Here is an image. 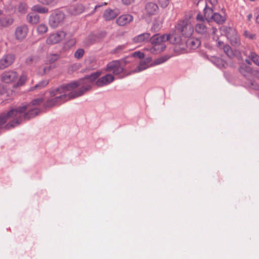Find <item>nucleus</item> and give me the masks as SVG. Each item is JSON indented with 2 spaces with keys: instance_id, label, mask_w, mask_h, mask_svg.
Here are the masks:
<instances>
[{
  "instance_id": "f257e3e1",
  "label": "nucleus",
  "mask_w": 259,
  "mask_h": 259,
  "mask_svg": "<svg viewBox=\"0 0 259 259\" xmlns=\"http://www.w3.org/2000/svg\"><path fill=\"white\" fill-rule=\"evenodd\" d=\"M40 111L38 108L31 104H24L18 109H12L6 113H3L0 115V129L9 119L12 120L5 125L8 130L20 124L23 118L28 120L35 117Z\"/></svg>"
},
{
  "instance_id": "f03ea898",
  "label": "nucleus",
  "mask_w": 259,
  "mask_h": 259,
  "mask_svg": "<svg viewBox=\"0 0 259 259\" xmlns=\"http://www.w3.org/2000/svg\"><path fill=\"white\" fill-rule=\"evenodd\" d=\"M75 95L74 90L72 88H69L68 84L61 85L56 90L50 91V96L53 98L45 103V106L51 107L60 105L70 99L77 98V97H74Z\"/></svg>"
},
{
  "instance_id": "7ed1b4c3",
  "label": "nucleus",
  "mask_w": 259,
  "mask_h": 259,
  "mask_svg": "<svg viewBox=\"0 0 259 259\" xmlns=\"http://www.w3.org/2000/svg\"><path fill=\"white\" fill-rule=\"evenodd\" d=\"M169 41L170 43L175 45H180L182 40L180 37H176V33L159 35L155 34L150 38V42L152 47L149 49L150 53L152 54H158L164 51L166 48L164 42Z\"/></svg>"
},
{
  "instance_id": "20e7f679",
  "label": "nucleus",
  "mask_w": 259,
  "mask_h": 259,
  "mask_svg": "<svg viewBox=\"0 0 259 259\" xmlns=\"http://www.w3.org/2000/svg\"><path fill=\"white\" fill-rule=\"evenodd\" d=\"M101 72L97 71L86 76L83 78L68 83V87L72 88L75 93L74 97H80L89 91L92 88L93 82L101 75Z\"/></svg>"
},
{
  "instance_id": "39448f33",
  "label": "nucleus",
  "mask_w": 259,
  "mask_h": 259,
  "mask_svg": "<svg viewBox=\"0 0 259 259\" xmlns=\"http://www.w3.org/2000/svg\"><path fill=\"white\" fill-rule=\"evenodd\" d=\"M194 27L190 23L189 20L186 18L185 19L179 20L175 25V30L171 33H176V37H180L182 38V36L185 37H190L193 33ZM182 43L180 46H183L181 48L182 50H185V41L183 40Z\"/></svg>"
},
{
  "instance_id": "423d86ee",
  "label": "nucleus",
  "mask_w": 259,
  "mask_h": 259,
  "mask_svg": "<svg viewBox=\"0 0 259 259\" xmlns=\"http://www.w3.org/2000/svg\"><path fill=\"white\" fill-rule=\"evenodd\" d=\"M65 15L60 10H55L49 17V25L53 28H57L63 23Z\"/></svg>"
},
{
  "instance_id": "0eeeda50",
  "label": "nucleus",
  "mask_w": 259,
  "mask_h": 259,
  "mask_svg": "<svg viewBox=\"0 0 259 259\" xmlns=\"http://www.w3.org/2000/svg\"><path fill=\"white\" fill-rule=\"evenodd\" d=\"M227 38L231 44L234 47H238L241 44V41L236 31L233 28L226 27L225 30Z\"/></svg>"
},
{
  "instance_id": "6e6552de",
  "label": "nucleus",
  "mask_w": 259,
  "mask_h": 259,
  "mask_svg": "<svg viewBox=\"0 0 259 259\" xmlns=\"http://www.w3.org/2000/svg\"><path fill=\"white\" fill-rule=\"evenodd\" d=\"M66 36L64 31L59 30L55 33L50 34L47 38L46 42L48 45H53L60 42Z\"/></svg>"
},
{
  "instance_id": "1a4fd4ad",
  "label": "nucleus",
  "mask_w": 259,
  "mask_h": 259,
  "mask_svg": "<svg viewBox=\"0 0 259 259\" xmlns=\"http://www.w3.org/2000/svg\"><path fill=\"white\" fill-rule=\"evenodd\" d=\"M18 79L17 72L13 70L5 71L1 75V80L5 83H12Z\"/></svg>"
},
{
  "instance_id": "9d476101",
  "label": "nucleus",
  "mask_w": 259,
  "mask_h": 259,
  "mask_svg": "<svg viewBox=\"0 0 259 259\" xmlns=\"http://www.w3.org/2000/svg\"><path fill=\"white\" fill-rule=\"evenodd\" d=\"M106 71L112 72L114 75H118L123 72V68L119 60H114L107 64Z\"/></svg>"
},
{
  "instance_id": "9b49d317",
  "label": "nucleus",
  "mask_w": 259,
  "mask_h": 259,
  "mask_svg": "<svg viewBox=\"0 0 259 259\" xmlns=\"http://www.w3.org/2000/svg\"><path fill=\"white\" fill-rule=\"evenodd\" d=\"M28 27L26 25H21L17 26L15 30V37L16 39L21 41L27 36L28 32Z\"/></svg>"
},
{
  "instance_id": "f8f14e48",
  "label": "nucleus",
  "mask_w": 259,
  "mask_h": 259,
  "mask_svg": "<svg viewBox=\"0 0 259 259\" xmlns=\"http://www.w3.org/2000/svg\"><path fill=\"white\" fill-rule=\"evenodd\" d=\"M15 56L12 54H7L0 59V69L3 70L10 66L14 62Z\"/></svg>"
},
{
  "instance_id": "ddd939ff",
  "label": "nucleus",
  "mask_w": 259,
  "mask_h": 259,
  "mask_svg": "<svg viewBox=\"0 0 259 259\" xmlns=\"http://www.w3.org/2000/svg\"><path fill=\"white\" fill-rule=\"evenodd\" d=\"M114 80V77L110 74H107L106 75L99 78L95 82L96 85L98 87H101L106 85Z\"/></svg>"
},
{
  "instance_id": "4468645a",
  "label": "nucleus",
  "mask_w": 259,
  "mask_h": 259,
  "mask_svg": "<svg viewBox=\"0 0 259 259\" xmlns=\"http://www.w3.org/2000/svg\"><path fill=\"white\" fill-rule=\"evenodd\" d=\"M208 22L196 23L195 26V30L196 33L201 35H206L208 32L209 28L207 26Z\"/></svg>"
},
{
  "instance_id": "2eb2a0df",
  "label": "nucleus",
  "mask_w": 259,
  "mask_h": 259,
  "mask_svg": "<svg viewBox=\"0 0 259 259\" xmlns=\"http://www.w3.org/2000/svg\"><path fill=\"white\" fill-rule=\"evenodd\" d=\"M133 20V17L130 14H124L120 16L116 20V23L119 26H124Z\"/></svg>"
},
{
  "instance_id": "dca6fc26",
  "label": "nucleus",
  "mask_w": 259,
  "mask_h": 259,
  "mask_svg": "<svg viewBox=\"0 0 259 259\" xmlns=\"http://www.w3.org/2000/svg\"><path fill=\"white\" fill-rule=\"evenodd\" d=\"M150 34L149 33H143L133 38V40L135 43H146L150 40Z\"/></svg>"
},
{
  "instance_id": "f3484780",
  "label": "nucleus",
  "mask_w": 259,
  "mask_h": 259,
  "mask_svg": "<svg viewBox=\"0 0 259 259\" xmlns=\"http://www.w3.org/2000/svg\"><path fill=\"white\" fill-rule=\"evenodd\" d=\"M158 6L153 3H148L145 6V12L146 13L150 16L153 15L157 13L158 11Z\"/></svg>"
},
{
  "instance_id": "a211bd4d",
  "label": "nucleus",
  "mask_w": 259,
  "mask_h": 259,
  "mask_svg": "<svg viewBox=\"0 0 259 259\" xmlns=\"http://www.w3.org/2000/svg\"><path fill=\"white\" fill-rule=\"evenodd\" d=\"M88 8H87L88 9ZM86 8L81 4H77L70 8V12L74 15H79L85 11Z\"/></svg>"
},
{
  "instance_id": "6ab92c4d",
  "label": "nucleus",
  "mask_w": 259,
  "mask_h": 259,
  "mask_svg": "<svg viewBox=\"0 0 259 259\" xmlns=\"http://www.w3.org/2000/svg\"><path fill=\"white\" fill-rule=\"evenodd\" d=\"M163 21V18L162 17L160 16L157 17L153 21L152 30H153L154 31H159L162 27Z\"/></svg>"
},
{
  "instance_id": "aec40b11",
  "label": "nucleus",
  "mask_w": 259,
  "mask_h": 259,
  "mask_svg": "<svg viewBox=\"0 0 259 259\" xmlns=\"http://www.w3.org/2000/svg\"><path fill=\"white\" fill-rule=\"evenodd\" d=\"M187 46L191 49L195 50L200 45V41L197 38H192L186 42Z\"/></svg>"
},
{
  "instance_id": "412c9836",
  "label": "nucleus",
  "mask_w": 259,
  "mask_h": 259,
  "mask_svg": "<svg viewBox=\"0 0 259 259\" xmlns=\"http://www.w3.org/2000/svg\"><path fill=\"white\" fill-rule=\"evenodd\" d=\"M40 17L34 13H30L27 15V21L31 24H36L39 22Z\"/></svg>"
},
{
  "instance_id": "4be33fe9",
  "label": "nucleus",
  "mask_w": 259,
  "mask_h": 259,
  "mask_svg": "<svg viewBox=\"0 0 259 259\" xmlns=\"http://www.w3.org/2000/svg\"><path fill=\"white\" fill-rule=\"evenodd\" d=\"M13 21L9 18L6 17L1 11H0V26L7 27L11 25Z\"/></svg>"
},
{
  "instance_id": "5701e85b",
  "label": "nucleus",
  "mask_w": 259,
  "mask_h": 259,
  "mask_svg": "<svg viewBox=\"0 0 259 259\" xmlns=\"http://www.w3.org/2000/svg\"><path fill=\"white\" fill-rule=\"evenodd\" d=\"M117 16V14L110 9L106 10L104 13L103 17L106 21H110L114 19Z\"/></svg>"
},
{
  "instance_id": "b1692460",
  "label": "nucleus",
  "mask_w": 259,
  "mask_h": 259,
  "mask_svg": "<svg viewBox=\"0 0 259 259\" xmlns=\"http://www.w3.org/2000/svg\"><path fill=\"white\" fill-rule=\"evenodd\" d=\"M211 61L219 68H222L226 67V62L221 58L216 57H212Z\"/></svg>"
},
{
  "instance_id": "393cba45",
  "label": "nucleus",
  "mask_w": 259,
  "mask_h": 259,
  "mask_svg": "<svg viewBox=\"0 0 259 259\" xmlns=\"http://www.w3.org/2000/svg\"><path fill=\"white\" fill-rule=\"evenodd\" d=\"M210 18L211 20H213L218 24H222L225 20V17L218 13H213Z\"/></svg>"
},
{
  "instance_id": "a878e982",
  "label": "nucleus",
  "mask_w": 259,
  "mask_h": 259,
  "mask_svg": "<svg viewBox=\"0 0 259 259\" xmlns=\"http://www.w3.org/2000/svg\"><path fill=\"white\" fill-rule=\"evenodd\" d=\"M31 10L40 14H46L49 12V9L39 5H35L31 8Z\"/></svg>"
},
{
  "instance_id": "bb28decb",
  "label": "nucleus",
  "mask_w": 259,
  "mask_h": 259,
  "mask_svg": "<svg viewBox=\"0 0 259 259\" xmlns=\"http://www.w3.org/2000/svg\"><path fill=\"white\" fill-rule=\"evenodd\" d=\"M248 57L253 61L254 63L259 66V56L255 53L251 52H250ZM256 75L259 77V70L257 71Z\"/></svg>"
},
{
  "instance_id": "cd10ccee",
  "label": "nucleus",
  "mask_w": 259,
  "mask_h": 259,
  "mask_svg": "<svg viewBox=\"0 0 259 259\" xmlns=\"http://www.w3.org/2000/svg\"><path fill=\"white\" fill-rule=\"evenodd\" d=\"M204 17L205 19L207 21L211 20L210 17L213 14V9L212 8L205 7L204 9Z\"/></svg>"
},
{
  "instance_id": "c85d7f7f",
  "label": "nucleus",
  "mask_w": 259,
  "mask_h": 259,
  "mask_svg": "<svg viewBox=\"0 0 259 259\" xmlns=\"http://www.w3.org/2000/svg\"><path fill=\"white\" fill-rule=\"evenodd\" d=\"M169 58H170V56H164L159 57V58L156 59L153 62V65H159L162 63H163L165 62H166Z\"/></svg>"
},
{
  "instance_id": "c756f323",
  "label": "nucleus",
  "mask_w": 259,
  "mask_h": 259,
  "mask_svg": "<svg viewBox=\"0 0 259 259\" xmlns=\"http://www.w3.org/2000/svg\"><path fill=\"white\" fill-rule=\"evenodd\" d=\"M251 71L250 67L246 66L245 64H242L239 68L240 72L244 76H246L247 73H250Z\"/></svg>"
},
{
  "instance_id": "7c9ffc66",
  "label": "nucleus",
  "mask_w": 259,
  "mask_h": 259,
  "mask_svg": "<svg viewBox=\"0 0 259 259\" xmlns=\"http://www.w3.org/2000/svg\"><path fill=\"white\" fill-rule=\"evenodd\" d=\"M59 56L57 54H49L47 56V61L49 63H52L57 60Z\"/></svg>"
},
{
  "instance_id": "2f4dec72",
  "label": "nucleus",
  "mask_w": 259,
  "mask_h": 259,
  "mask_svg": "<svg viewBox=\"0 0 259 259\" xmlns=\"http://www.w3.org/2000/svg\"><path fill=\"white\" fill-rule=\"evenodd\" d=\"M224 52L225 54L230 58H232L234 56V53L230 47L228 45H226L225 46H224V47L223 48Z\"/></svg>"
},
{
  "instance_id": "473e14b6",
  "label": "nucleus",
  "mask_w": 259,
  "mask_h": 259,
  "mask_svg": "<svg viewBox=\"0 0 259 259\" xmlns=\"http://www.w3.org/2000/svg\"><path fill=\"white\" fill-rule=\"evenodd\" d=\"M49 83V81L48 80H43L40 81L38 83L36 84L34 87H33L31 90H33L34 89H41L45 87H46Z\"/></svg>"
},
{
  "instance_id": "72a5a7b5",
  "label": "nucleus",
  "mask_w": 259,
  "mask_h": 259,
  "mask_svg": "<svg viewBox=\"0 0 259 259\" xmlns=\"http://www.w3.org/2000/svg\"><path fill=\"white\" fill-rule=\"evenodd\" d=\"M48 31V27L46 24H40L37 28V31L39 34H44Z\"/></svg>"
},
{
  "instance_id": "f704fd0d",
  "label": "nucleus",
  "mask_w": 259,
  "mask_h": 259,
  "mask_svg": "<svg viewBox=\"0 0 259 259\" xmlns=\"http://www.w3.org/2000/svg\"><path fill=\"white\" fill-rule=\"evenodd\" d=\"M27 79V77L25 74L21 75L19 78L18 81L16 84L14 85V87H17L18 86L22 85L24 84L25 82Z\"/></svg>"
},
{
  "instance_id": "c9c22d12",
  "label": "nucleus",
  "mask_w": 259,
  "mask_h": 259,
  "mask_svg": "<svg viewBox=\"0 0 259 259\" xmlns=\"http://www.w3.org/2000/svg\"><path fill=\"white\" fill-rule=\"evenodd\" d=\"M150 66L149 65L146 63L144 61H141L139 63V65L137 67V69L136 71L139 72L143 71L147 68H148Z\"/></svg>"
},
{
  "instance_id": "e433bc0d",
  "label": "nucleus",
  "mask_w": 259,
  "mask_h": 259,
  "mask_svg": "<svg viewBox=\"0 0 259 259\" xmlns=\"http://www.w3.org/2000/svg\"><path fill=\"white\" fill-rule=\"evenodd\" d=\"M126 45H120L115 48L112 51V53L113 54H121L123 52V51L126 49Z\"/></svg>"
},
{
  "instance_id": "4c0bfd02",
  "label": "nucleus",
  "mask_w": 259,
  "mask_h": 259,
  "mask_svg": "<svg viewBox=\"0 0 259 259\" xmlns=\"http://www.w3.org/2000/svg\"><path fill=\"white\" fill-rule=\"evenodd\" d=\"M28 9V6L25 3H21L18 7V11L21 13H25Z\"/></svg>"
},
{
  "instance_id": "58836bf2",
  "label": "nucleus",
  "mask_w": 259,
  "mask_h": 259,
  "mask_svg": "<svg viewBox=\"0 0 259 259\" xmlns=\"http://www.w3.org/2000/svg\"><path fill=\"white\" fill-rule=\"evenodd\" d=\"M84 54V51L82 49H77L74 53V57L77 59L81 58Z\"/></svg>"
},
{
  "instance_id": "ea45409f",
  "label": "nucleus",
  "mask_w": 259,
  "mask_h": 259,
  "mask_svg": "<svg viewBox=\"0 0 259 259\" xmlns=\"http://www.w3.org/2000/svg\"><path fill=\"white\" fill-rule=\"evenodd\" d=\"M243 35L249 39H254L256 38V35L255 34L251 33L248 30H245L244 31Z\"/></svg>"
},
{
  "instance_id": "a19ab883",
  "label": "nucleus",
  "mask_w": 259,
  "mask_h": 259,
  "mask_svg": "<svg viewBox=\"0 0 259 259\" xmlns=\"http://www.w3.org/2000/svg\"><path fill=\"white\" fill-rule=\"evenodd\" d=\"M196 23H201V22L202 23H204L207 22V20L205 19V18H204L203 16L200 13L197 14L196 16Z\"/></svg>"
},
{
  "instance_id": "79ce46f5",
  "label": "nucleus",
  "mask_w": 259,
  "mask_h": 259,
  "mask_svg": "<svg viewBox=\"0 0 259 259\" xmlns=\"http://www.w3.org/2000/svg\"><path fill=\"white\" fill-rule=\"evenodd\" d=\"M37 2L44 5H50L55 2V0H37Z\"/></svg>"
},
{
  "instance_id": "37998d69",
  "label": "nucleus",
  "mask_w": 259,
  "mask_h": 259,
  "mask_svg": "<svg viewBox=\"0 0 259 259\" xmlns=\"http://www.w3.org/2000/svg\"><path fill=\"white\" fill-rule=\"evenodd\" d=\"M132 57L135 58H138L139 59H142L144 57V53L140 52V51H137L134 52L132 54Z\"/></svg>"
},
{
  "instance_id": "c03bdc74",
  "label": "nucleus",
  "mask_w": 259,
  "mask_h": 259,
  "mask_svg": "<svg viewBox=\"0 0 259 259\" xmlns=\"http://www.w3.org/2000/svg\"><path fill=\"white\" fill-rule=\"evenodd\" d=\"M157 1L161 7L165 8L168 6L169 0H157Z\"/></svg>"
},
{
  "instance_id": "a18cd8bd",
  "label": "nucleus",
  "mask_w": 259,
  "mask_h": 259,
  "mask_svg": "<svg viewBox=\"0 0 259 259\" xmlns=\"http://www.w3.org/2000/svg\"><path fill=\"white\" fill-rule=\"evenodd\" d=\"M206 7H209V5H211L212 7L215 6L217 3V0H206Z\"/></svg>"
},
{
  "instance_id": "49530a36",
  "label": "nucleus",
  "mask_w": 259,
  "mask_h": 259,
  "mask_svg": "<svg viewBox=\"0 0 259 259\" xmlns=\"http://www.w3.org/2000/svg\"><path fill=\"white\" fill-rule=\"evenodd\" d=\"M42 99L38 98L32 101L31 103L30 104H31L32 106H34L35 105L41 104L42 102Z\"/></svg>"
},
{
  "instance_id": "de8ad7c7",
  "label": "nucleus",
  "mask_w": 259,
  "mask_h": 259,
  "mask_svg": "<svg viewBox=\"0 0 259 259\" xmlns=\"http://www.w3.org/2000/svg\"><path fill=\"white\" fill-rule=\"evenodd\" d=\"M51 69V66L44 67L42 68L43 71L42 72H39V73L42 74H45L50 71Z\"/></svg>"
},
{
  "instance_id": "09e8293b",
  "label": "nucleus",
  "mask_w": 259,
  "mask_h": 259,
  "mask_svg": "<svg viewBox=\"0 0 259 259\" xmlns=\"http://www.w3.org/2000/svg\"><path fill=\"white\" fill-rule=\"evenodd\" d=\"M34 58L32 57H28L25 61V62L28 65H30L31 63L33 61Z\"/></svg>"
},
{
  "instance_id": "8fccbe9b",
  "label": "nucleus",
  "mask_w": 259,
  "mask_h": 259,
  "mask_svg": "<svg viewBox=\"0 0 259 259\" xmlns=\"http://www.w3.org/2000/svg\"><path fill=\"white\" fill-rule=\"evenodd\" d=\"M217 46L218 47H219L220 49H223L224 47V46H225L226 45H224V42L220 40H217Z\"/></svg>"
},
{
  "instance_id": "3c124183",
  "label": "nucleus",
  "mask_w": 259,
  "mask_h": 259,
  "mask_svg": "<svg viewBox=\"0 0 259 259\" xmlns=\"http://www.w3.org/2000/svg\"><path fill=\"white\" fill-rule=\"evenodd\" d=\"M6 89L3 85L0 84V95H3L6 93Z\"/></svg>"
},
{
  "instance_id": "603ef678",
  "label": "nucleus",
  "mask_w": 259,
  "mask_h": 259,
  "mask_svg": "<svg viewBox=\"0 0 259 259\" xmlns=\"http://www.w3.org/2000/svg\"><path fill=\"white\" fill-rule=\"evenodd\" d=\"M251 87L256 90L259 89V85L254 82H251Z\"/></svg>"
},
{
  "instance_id": "864d4df0",
  "label": "nucleus",
  "mask_w": 259,
  "mask_h": 259,
  "mask_svg": "<svg viewBox=\"0 0 259 259\" xmlns=\"http://www.w3.org/2000/svg\"><path fill=\"white\" fill-rule=\"evenodd\" d=\"M134 0H122L123 3L125 5H130L133 2H134Z\"/></svg>"
},
{
  "instance_id": "5fc2aeb1",
  "label": "nucleus",
  "mask_w": 259,
  "mask_h": 259,
  "mask_svg": "<svg viewBox=\"0 0 259 259\" xmlns=\"http://www.w3.org/2000/svg\"><path fill=\"white\" fill-rule=\"evenodd\" d=\"M143 61L149 65V64L151 62L152 59L151 57H147Z\"/></svg>"
},
{
  "instance_id": "6e6d98bb",
  "label": "nucleus",
  "mask_w": 259,
  "mask_h": 259,
  "mask_svg": "<svg viewBox=\"0 0 259 259\" xmlns=\"http://www.w3.org/2000/svg\"><path fill=\"white\" fill-rule=\"evenodd\" d=\"M255 21L256 23H259V13H257L256 16Z\"/></svg>"
},
{
  "instance_id": "4d7b16f0",
  "label": "nucleus",
  "mask_w": 259,
  "mask_h": 259,
  "mask_svg": "<svg viewBox=\"0 0 259 259\" xmlns=\"http://www.w3.org/2000/svg\"><path fill=\"white\" fill-rule=\"evenodd\" d=\"M212 33L213 34H215L216 32H217V29L215 28L212 27Z\"/></svg>"
},
{
  "instance_id": "13d9d810",
  "label": "nucleus",
  "mask_w": 259,
  "mask_h": 259,
  "mask_svg": "<svg viewBox=\"0 0 259 259\" xmlns=\"http://www.w3.org/2000/svg\"><path fill=\"white\" fill-rule=\"evenodd\" d=\"M100 6H96L94 8V9L93 10V12H92V14L94 13L95 11H96V9L98 8V7H99Z\"/></svg>"
},
{
  "instance_id": "bf43d9fd",
  "label": "nucleus",
  "mask_w": 259,
  "mask_h": 259,
  "mask_svg": "<svg viewBox=\"0 0 259 259\" xmlns=\"http://www.w3.org/2000/svg\"><path fill=\"white\" fill-rule=\"evenodd\" d=\"M247 17H248V20H250L251 19V18H252V15L251 14L248 15Z\"/></svg>"
},
{
  "instance_id": "052dcab7",
  "label": "nucleus",
  "mask_w": 259,
  "mask_h": 259,
  "mask_svg": "<svg viewBox=\"0 0 259 259\" xmlns=\"http://www.w3.org/2000/svg\"><path fill=\"white\" fill-rule=\"evenodd\" d=\"M245 61H246V62H247L248 64H250V61H249V60H248L246 59V60H245Z\"/></svg>"
},
{
  "instance_id": "680f3d73",
  "label": "nucleus",
  "mask_w": 259,
  "mask_h": 259,
  "mask_svg": "<svg viewBox=\"0 0 259 259\" xmlns=\"http://www.w3.org/2000/svg\"><path fill=\"white\" fill-rule=\"evenodd\" d=\"M250 1L253 2V1H254L255 0H250Z\"/></svg>"
}]
</instances>
